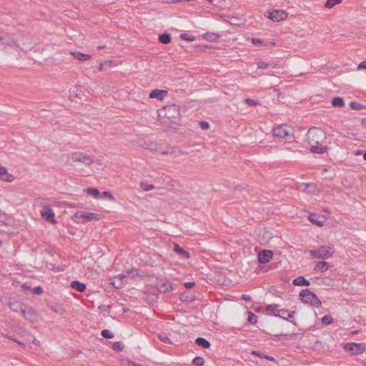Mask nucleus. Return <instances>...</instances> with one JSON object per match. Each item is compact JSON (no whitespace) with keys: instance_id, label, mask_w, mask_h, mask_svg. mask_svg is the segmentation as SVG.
Here are the masks:
<instances>
[{"instance_id":"1","label":"nucleus","mask_w":366,"mask_h":366,"mask_svg":"<svg viewBox=\"0 0 366 366\" xmlns=\"http://www.w3.org/2000/svg\"><path fill=\"white\" fill-rule=\"evenodd\" d=\"M326 138L325 132L319 127L310 129L307 134V141L309 144L322 145Z\"/></svg>"},{"instance_id":"2","label":"nucleus","mask_w":366,"mask_h":366,"mask_svg":"<svg viewBox=\"0 0 366 366\" xmlns=\"http://www.w3.org/2000/svg\"><path fill=\"white\" fill-rule=\"evenodd\" d=\"M143 147L146 149L159 152L164 155L175 154L176 156H179L182 154V151L177 147H167L166 149H162L158 144L150 141L144 142Z\"/></svg>"},{"instance_id":"3","label":"nucleus","mask_w":366,"mask_h":366,"mask_svg":"<svg viewBox=\"0 0 366 366\" xmlns=\"http://www.w3.org/2000/svg\"><path fill=\"white\" fill-rule=\"evenodd\" d=\"M66 158L68 162L71 161V162H80L84 166H90L94 162V160L91 156L81 152L69 153L66 154Z\"/></svg>"},{"instance_id":"4","label":"nucleus","mask_w":366,"mask_h":366,"mask_svg":"<svg viewBox=\"0 0 366 366\" xmlns=\"http://www.w3.org/2000/svg\"><path fill=\"white\" fill-rule=\"evenodd\" d=\"M335 250L334 247L329 245H322L317 249L310 251L311 257L313 258H318L326 259H329L334 254Z\"/></svg>"},{"instance_id":"5","label":"nucleus","mask_w":366,"mask_h":366,"mask_svg":"<svg viewBox=\"0 0 366 366\" xmlns=\"http://www.w3.org/2000/svg\"><path fill=\"white\" fill-rule=\"evenodd\" d=\"M344 349L351 355H358L366 350V345L363 343L348 342L345 345Z\"/></svg>"},{"instance_id":"6","label":"nucleus","mask_w":366,"mask_h":366,"mask_svg":"<svg viewBox=\"0 0 366 366\" xmlns=\"http://www.w3.org/2000/svg\"><path fill=\"white\" fill-rule=\"evenodd\" d=\"M74 217L78 218L79 219H83L89 222L99 221V219H101L100 214L92 212L84 213L83 212H77L75 214Z\"/></svg>"},{"instance_id":"7","label":"nucleus","mask_w":366,"mask_h":366,"mask_svg":"<svg viewBox=\"0 0 366 366\" xmlns=\"http://www.w3.org/2000/svg\"><path fill=\"white\" fill-rule=\"evenodd\" d=\"M287 15L288 14L284 10H273L269 13V18L274 22H278L286 19Z\"/></svg>"},{"instance_id":"8","label":"nucleus","mask_w":366,"mask_h":366,"mask_svg":"<svg viewBox=\"0 0 366 366\" xmlns=\"http://www.w3.org/2000/svg\"><path fill=\"white\" fill-rule=\"evenodd\" d=\"M11 219L5 214L0 212V232L5 233L9 230Z\"/></svg>"},{"instance_id":"9","label":"nucleus","mask_w":366,"mask_h":366,"mask_svg":"<svg viewBox=\"0 0 366 366\" xmlns=\"http://www.w3.org/2000/svg\"><path fill=\"white\" fill-rule=\"evenodd\" d=\"M273 134L277 137L285 138L289 136L290 131L286 125H281L273 129Z\"/></svg>"},{"instance_id":"10","label":"nucleus","mask_w":366,"mask_h":366,"mask_svg":"<svg viewBox=\"0 0 366 366\" xmlns=\"http://www.w3.org/2000/svg\"><path fill=\"white\" fill-rule=\"evenodd\" d=\"M273 257V252L271 250H262L258 254V261L264 264L270 261Z\"/></svg>"},{"instance_id":"11","label":"nucleus","mask_w":366,"mask_h":366,"mask_svg":"<svg viewBox=\"0 0 366 366\" xmlns=\"http://www.w3.org/2000/svg\"><path fill=\"white\" fill-rule=\"evenodd\" d=\"M41 215L46 221H49L53 224L56 222L54 219V213L52 211V209H50L49 207H44L41 211Z\"/></svg>"},{"instance_id":"12","label":"nucleus","mask_w":366,"mask_h":366,"mask_svg":"<svg viewBox=\"0 0 366 366\" xmlns=\"http://www.w3.org/2000/svg\"><path fill=\"white\" fill-rule=\"evenodd\" d=\"M21 315L27 320L30 322H33L36 320V315L34 310L30 307L25 305L24 310H22Z\"/></svg>"},{"instance_id":"13","label":"nucleus","mask_w":366,"mask_h":366,"mask_svg":"<svg viewBox=\"0 0 366 366\" xmlns=\"http://www.w3.org/2000/svg\"><path fill=\"white\" fill-rule=\"evenodd\" d=\"M174 290L173 285L171 282L166 281L157 285V290L160 293H169Z\"/></svg>"},{"instance_id":"14","label":"nucleus","mask_w":366,"mask_h":366,"mask_svg":"<svg viewBox=\"0 0 366 366\" xmlns=\"http://www.w3.org/2000/svg\"><path fill=\"white\" fill-rule=\"evenodd\" d=\"M0 179L7 182H11L14 179V177L11 174L8 172L7 169L6 167L1 166Z\"/></svg>"},{"instance_id":"15","label":"nucleus","mask_w":366,"mask_h":366,"mask_svg":"<svg viewBox=\"0 0 366 366\" xmlns=\"http://www.w3.org/2000/svg\"><path fill=\"white\" fill-rule=\"evenodd\" d=\"M167 94V91L162 89H154L149 93V98L162 100Z\"/></svg>"},{"instance_id":"16","label":"nucleus","mask_w":366,"mask_h":366,"mask_svg":"<svg viewBox=\"0 0 366 366\" xmlns=\"http://www.w3.org/2000/svg\"><path fill=\"white\" fill-rule=\"evenodd\" d=\"M305 292H306V294H307L309 296L312 297V302H310L311 305H312L313 306H315L316 307H320L322 305V302L319 299V297L317 296L316 294L311 292L308 289H305Z\"/></svg>"},{"instance_id":"17","label":"nucleus","mask_w":366,"mask_h":366,"mask_svg":"<svg viewBox=\"0 0 366 366\" xmlns=\"http://www.w3.org/2000/svg\"><path fill=\"white\" fill-rule=\"evenodd\" d=\"M10 309L15 312H20L21 314L25 305L19 301H14L9 304Z\"/></svg>"},{"instance_id":"18","label":"nucleus","mask_w":366,"mask_h":366,"mask_svg":"<svg viewBox=\"0 0 366 366\" xmlns=\"http://www.w3.org/2000/svg\"><path fill=\"white\" fill-rule=\"evenodd\" d=\"M292 283L295 286H310V282L305 279L303 276H299L293 280Z\"/></svg>"},{"instance_id":"19","label":"nucleus","mask_w":366,"mask_h":366,"mask_svg":"<svg viewBox=\"0 0 366 366\" xmlns=\"http://www.w3.org/2000/svg\"><path fill=\"white\" fill-rule=\"evenodd\" d=\"M71 287L79 292H84L86 290V285L78 280H74L71 282Z\"/></svg>"},{"instance_id":"20","label":"nucleus","mask_w":366,"mask_h":366,"mask_svg":"<svg viewBox=\"0 0 366 366\" xmlns=\"http://www.w3.org/2000/svg\"><path fill=\"white\" fill-rule=\"evenodd\" d=\"M329 269V264L325 261H320L317 263L314 270L318 272H324Z\"/></svg>"},{"instance_id":"21","label":"nucleus","mask_w":366,"mask_h":366,"mask_svg":"<svg viewBox=\"0 0 366 366\" xmlns=\"http://www.w3.org/2000/svg\"><path fill=\"white\" fill-rule=\"evenodd\" d=\"M82 88L81 86H76L69 90V97L74 100V98L81 99L80 93L81 92Z\"/></svg>"},{"instance_id":"22","label":"nucleus","mask_w":366,"mask_h":366,"mask_svg":"<svg viewBox=\"0 0 366 366\" xmlns=\"http://www.w3.org/2000/svg\"><path fill=\"white\" fill-rule=\"evenodd\" d=\"M195 343L198 346H199V347H202L204 349H208L211 346L210 342L204 338V337H197L195 340Z\"/></svg>"},{"instance_id":"23","label":"nucleus","mask_w":366,"mask_h":366,"mask_svg":"<svg viewBox=\"0 0 366 366\" xmlns=\"http://www.w3.org/2000/svg\"><path fill=\"white\" fill-rule=\"evenodd\" d=\"M173 251L175 253L182 254V257L185 259L189 258V254L188 252L185 251L183 248H182L179 244H174Z\"/></svg>"},{"instance_id":"24","label":"nucleus","mask_w":366,"mask_h":366,"mask_svg":"<svg viewBox=\"0 0 366 366\" xmlns=\"http://www.w3.org/2000/svg\"><path fill=\"white\" fill-rule=\"evenodd\" d=\"M309 220L314 224L322 227L325 224V220H320L316 214H312L309 216Z\"/></svg>"},{"instance_id":"25","label":"nucleus","mask_w":366,"mask_h":366,"mask_svg":"<svg viewBox=\"0 0 366 366\" xmlns=\"http://www.w3.org/2000/svg\"><path fill=\"white\" fill-rule=\"evenodd\" d=\"M311 146L310 151L315 154H324L326 152L327 147H320V145L310 144Z\"/></svg>"},{"instance_id":"26","label":"nucleus","mask_w":366,"mask_h":366,"mask_svg":"<svg viewBox=\"0 0 366 366\" xmlns=\"http://www.w3.org/2000/svg\"><path fill=\"white\" fill-rule=\"evenodd\" d=\"M220 38V35L215 33H206L204 35V39L211 42H215Z\"/></svg>"},{"instance_id":"27","label":"nucleus","mask_w":366,"mask_h":366,"mask_svg":"<svg viewBox=\"0 0 366 366\" xmlns=\"http://www.w3.org/2000/svg\"><path fill=\"white\" fill-rule=\"evenodd\" d=\"M71 54L77 59L80 61H87L91 59V56L89 54L80 53V52H71Z\"/></svg>"},{"instance_id":"28","label":"nucleus","mask_w":366,"mask_h":366,"mask_svg":"<svg viewBox=\"0 0 366 366\" xmlns=\"http://www.w3.org/2000/svg\"><path fill=\"white\" fill-rule=\"evenodd\" d=\"M159 41L163 44H168L171 42V35L167 33L162 34L159 36Z\"/></svg>"},{"instance_id":"29","label":"nucleus","mask_w":366,"mask_h":366,"mask_svg":"<svg viewBox=\"0 0 366 366\" xmlns=\"http://www.w3.org/2000/svg\"><path fill=\"white\" fill-rule=\"evenodd\" d=\"M332 105L337 107H342L345 105L344 99L340 97H335L332 101Z\"/></svg>"},{"instance_id":"30","label":"nucleus","mask_w":366,"mask_h":366,"mask_svg":"<svg viewBox=\"0 0 366 366\" xmlns=\"http://www.w3.org/2000/svg\"><path fill=\"white\" fill-rule=\"evenodd\" d=\"M179 300L182 302H192L194 300V297L192 296L189 292H184L180 294Z\"/></svg>"},{"instance_id":"31","label":"nucleus","mask_w":366,"mask_h":366,"mask_svg":"<svg viewBox=\"0 0 366 366\" xmlns=\"http://www.w3.org/2000/svg\"><path fill=\"white\" fill-rule=\"evenodd\" d=\"M300 297L304 303H310L312 302V297L306 294V292H305V290L300 292Z\"/></svg>"},{"instance_id":"32","label":"nucleus","mask_w":366,"mask_h":366,"mask_svg":"<svg viewBox=\"0 0 366 366\" xmlns=\"http://www.w3.org/2000/svg\"><path fill=\"white\" fill-rule=\"evenodd\" d=\"M279 305L277 304H271L266 306L265 310L268 312H271L274 316L277 314V310H278Z\"/></svg>"},{"instance_id":"33","label":"nucleus","mask_w":366,"mask_h":366,"mask_svg":"<svg viewBox=\"0 0 366 366\" xmlns=\"http://www.w3.org/2000/svg\"><path fill=\"white\" fill-rule=\"evenodd\" d=\"M252 355L258 356L259 357L265 358L266 360L272 361V362L275 360V359L273 357L267 355L263 354L259 351H252Z\"/></svg>"},{"instance_id":"34","label":"nucleus","mask_w":366,"mask_h":366,"mask_svg":"<svg viewBox=\"0 0 366 366\" xmlns=\"http://www.w3.org/2000/svg\"><path fill=\"white\" fill-rule=\"evenodd\" d=\"M247 321L252 325L256 324L257 322V316L255 315L252 312H247Z\"/></svg>"},{"instance_id":"35","label":"nucleus","mask_w":366,"mask_h":366,"mask_svg":"<svg viewBox=\"0 0 366 366\" xmlns=\"http://www.w3.org/2000/svg\"><path fill=\"white\" fill-rule=\"evenodd\" d=\"M342 0H327L325 4V7L327 9H331L335 5L340 4Z\"/></svg>"},{"instance_id":"36","label":"nucleus","mask_w":366,"mask_h":366,"mask_svg":"<svg viewBox=\"0 0 366 366\" xmlns=\"http://www.w3.org/2000/svg\"><path fill=\"white\" fill-rule=\"evenodd\" d=\"M112 347L114 351L121 352L124 350V345L122 342H114Z\"/></svg>"},{"instance_id":"37","label":"nucleus","mask_w":366,"mask_h":366,"mask_svg":"<svg viewBox=\"0 0 366 366\" xmlns=\"http://www.w3.org/2000/svg\"><path fill=\"white\" fill-rule=\"evenodd\" d=\"M180 38L182 40H185L187 41H194L196 39V37L193 35H189L187 33H182L180 35Z\"/></svg>"},{"instance_id":"38","label":"nucleus","mask_w":366,"mask_h":366,"mask_svg":"<svg viewBox=\"0 0 366 366\" xmlns=\"http://www.w3.org/2000/svg\"><path fill=\"white\" fill-rule=\"evenodd\" d=\"M288 310L286 309H280L277 310V314H275V317H281L285 320V317L287 316Z\"/></svg>"},{"instance_id":"39","label":"nucleus","mask_w":366,"mask_h":366,"mask_svg":"<svg viewBox=\"0 0 366 366\" xmlns=\"http://www.w3.org/2000/svg\"><path fill=\"white\" fill-rule=\"evenodd\" d=\"M333 322L334 320L332 317L329 315H326L322 318V322L326 325H331Z\"/></svg>"},{"instance_id":"40","label":"nucleus","mask_w":366,"mask_h":366,"mask_svg":"<svg viewBox=\"0 0 366 366\" xmlns=\"http://www.w3.org/2000/svg\"><path fill=\"white\" fill-rule=\"evenodd\" d=\"M139 186L144 191H150L154 188L153 184H147L144 182H141Z\"/></svg>"},{"instance_id":"41","label":"nucleus","mask_w":366,"mask_h":366,"mask_svg":"<svg viewBox=\"0 0 366 366\" xmlns=\"http://www.w3.org/2000/svg\"><path fill=\"white\" fill-rule=\"evenodd\" d=\"M192 363L196 366H202L204 364V360L202 357H196L193 359Z\"/></svg>"},{"instance_id":"42","label":"nucleus","mask_w":366,"mask_h":366,"mask_svg":"<svg viewBox=\"0 0 366 366\" xmlns=\"http://www.w3.org/2000/svg\"><path fill=\"white\" fill-rule=\"evenodd\" d=\"M102 336L106 339H111L114 337V334L109 330H103L101 332Z\"/></svg>"},{"instance_id":"43","label":"nucleus","mask_w":366,"mask_h":366,"mask_svg":"<svg viewBox=\"0 0 366 366\" xmlns=\"http://www.w3.org/2000/svg\"><path fill=\"white\" fill-rule=\"evenodd\" d=\"M86 192L95 197H98L99 195V191L97 188L89 187L86 189Z\"/></svg>"},{"instance_id":"44","label":"nucleus","mask_w":366,"mask_h":366,"mask_svg":"<svg viewBox=\"0 0 366 366\" xmlns=\"http://www.w3.org/2000/svg\"><path fill=\"white\" fill-rule=\"evenodd\" d=\"M350 107L355 110H360L364 108V106L358 102H352L350 104Z\"/></svg>"},{"instance_id":"45","label":"nucleus","mask_w":366,"mask_h":366,"mask_svg":"<svg viewBox=\"0 0 366 366\" xmlns=\"http://www.w3.org/2000/svg\"><path fill=\"white\" fill-rule=\"evenodd\" d=\"M159 338L164 343H166V344H170L171 343L170 339L167 337V335L166 334H164V333L163 334H159Z\"/></svg>"},{"instance_id":"46","label":"nucleus","mask_w":366,"mask_h":366,"mask_svg":"<svg viewBox=\"0 0 366 366\" xmlns=\"http://www.w3.org/2000/svg\"><path fill=\"white\" fill-rule=\"evenodd\" d=\"M295 313V311H292V312H290L288 311V314H287V316L285 317V320L289 321L291 323H292V324L296 325V322L294 320H292L293 317H294V314Z\"/></svg>"},{"instance_id":"47","label":"nucleus","mask_w":366,"mask_h":366,"mask_svg":"<svg viewBox=\"0 0 366 366\" xmlns=\"http://www.w3.org/2000/svg\"><path fill=\"white\" fill-rule=\"evenodd\" d=\"M244 102H245L247 105L251 106V107H252V106H256V105H257V104H259V102H256V101H254V100H253V99H249V98L245 99Z\"/></svg>"},{"instance_id":"48","label":"nucleus","mask_w":366,"mask_h":366,"mask_svg":"<svg viewBox=\"0 0 366 366\" xmlns=\"http://www.w3.org/2000/svg\"><path fill=\"white\" fill-rule=\"evenodd\" d=\"M116 278L119 279V280L121 281V282H123V285L124 283H127V276L125 274H119L117 275Z\"/></svg>"},{"instance_id":"49","label":"nucleus","mask_w":366,"mask_h":366,"mask_svg":"<svg viewBox=\"0 0 366 366\" xmlns=\"http://www.w3.org/2000/svg\"><path fill=\"white\" fill-rule=\"evenodd\" d=\"M43 292V289L40 286H37L33 288L32 293L35 295H41Z\"/></svg>"},{"instance_id":"50","label":"nucleus","mask_w":366,"mask_h":366,"mask_svg":"<svg viewBox=\"0 0 366 366\" xmlns=\"http://www.w3.org/2000/svg\"><path fill=\"white\" fill-rule=\"evenodd\" d=\"M199 126L202 129H208L209 128V124L207 122L202 121L199 122Z\"/></svg>"},{"instance_id":"51","label":"nucleus","mask_w":366,"mask_h":366,"mask_svg":"<svg viewBox=\"0 0 366 366\" xmlns=\"http://www.w3.org/2000/svg\"><path fill=\"white\" fill-rule=\"evenodd\" d=\"M9 340L17 343L19 345L21 346V347H25V344L18 340H16V338H14V337H11L10 336H8L7 337Z\"/></svg>"},{"instance_id":"52","label":"nucleus","mask_w":366,"mask_h":366,"mask_svg":"<svg viewBox=\"0 0 366 366\" xmlns=\"http://www.w3.org/2000/svg\"><path fill=\"white\" fill-rule=\"evenodd\" d=\"M252 42L255 46H259L262 44V41L260 39L253 38Z\"/></svg>"},{"instance_id":"53","label":"nucleus","mask_w":366,"mask_h":366,"mask_svg":"<svg viewBox=\"0 0 366 366\" xmlns=\"http://www.w3.org/2000/svg\"><path fill=\"white\" fill-rule=\"evenodd\" d=\"M258 68L259 69H266L268 67V64L264 62V61H259L257 63Z\"/></svg>"},{"instance_id":"54","label":"nucleus","mask_w":366,"mask_h":366,"mask_svg":"<svg viewBox=\"0 0 366 366\" xmlns=\"http://www.w3.org/2000/svg\"><path fill=\"white\" fill-rule=\"evenodd\" d=\"M194 282H185L184 285L187 289H191L194 286Z\"/></svg>"},{"instance_id":"55","label":"nucleus","mask_w":366,"mask_h":366,"mask_svg":"<svg viewBox=\"0 0 366 366\" xmlns=\"http://www.w3.org/2000/svg\"><path fill=\"white\" fill-rule=\"evenodd\" d=\"M242 300L246 301V302H250L252 300V297L246 294H243L241 296Z\"/></svg>"},{"instance_id":"56","label":"nucleus","mask_w":366,"mask_h":366,"mask_svg":"<svg viewBox=\"0 0 366 366\" xmlns=\"http://www.w3.org/2000/svg\"><path fill=\"white\" fill-rule=\"evenodd\" d=\"M112 284L116 288H122L123 285V282H119L118 281H114Z\"/></svg>"},{"instance_id":"57","label":"nucleus","mask_w":366,"mask_h":366,"mask_svg":"<svg viewBox=\"0 0 366 366\" xmlns=\"http://www.w3.org/2000/svg\"><path fill=\"white\" fill-rule=\"evenodd\" d=\"M104 197H108L109 199H114L113 195L109 192H104L102 194Z\"/></svg>"},{"instance_id":"58","label":"nucleus","mask_w":366,"mask_h":366,"mask_svg":"<svg viewBox=\"0 0 366 366\" xmlns=\"http://www.w3.org/2000/svg\"><path fill=\"white\" fill-rule=\"evenodd\" d=\"M358 69H366V60L363 61L358 65Z\"/></svg>"},{"instance_id":"59","label":"nucleus","mask_w":366,"mask_h":366,"mask_svg":"<svg viewBox=\"0 0 366 366\" xmlns=\"http://www.w3.org/2000/svg\"><path fill=\"white\" fill-rule=\"evenodd\" d=\"M312 187L313 188V190H312L313 192H315L317 190L316 187L312 184H307V187Z\"/></svg>"},{"instance_id":"60","label":"nucleus","mask_w":366,"mask_h":366,"mask_svg":"<svg viewBox=\"0 0 366 366\" xmlns=\"http://www.w3.org/2000/svg\"><path fill=\"white\" fill-rule=\"evenodd\" d=\"M32 342H33V344H34L36 345H39V341L37 340L34 337H32Z\"/></svg>"},{"instance_id":"61","label":"nucleus","mask_w":366,"mask_h":366,"mask_svg":"<svg viewBox=\"0 0 366 366\" xmlns=\"http://www.w3.org/2000/svg\"><path fill=\"white\" fill-rule=\"evenodd\" d=\"M169 109L178 110V108L176 105H172L169 107Z\"/></svg>"},{"instance_id":"62","label":"nucleus","mask_w":366,"mask_h":366,"mask_svg":"<svg viewBox=\"0 0 366 366\" xmlns=\"http://www.w3.org/2000/svg\"><path fill=\"white\" fill-rule=\"evenodd\" d=\"M105 308H107V309H108V308H110V306H109V305H107V306H106V305H102V306H100V307H99V309H102H102H105Z\"/></svg>"},{"instance_id":"63","label":"nucleus","mask_w":366,"mask_h":366,"mask_svg":"<svg viewBox=\"0 0 366 366\" xmlns=\"http://www.w3.org/2000/svg\"><path fill=\"white\" fill-rule=\"evenodd\" d=\"M134 366H140V365L136 364L133 362H131Z\"/></svg>"},{"instance_id":"64","label":"nucleus","mask_w":366,"mask_h":366,"mask_svg":"<svg viewBox=\"0 0 366 366\" xmlns=\"http://www.w3.org/2000/svg\"><path fill=\"white\" fill-rule=\"evenodd\" d=\"M363 159L366 161V152L363 154Z\"/></svg>"}]
</instances>
